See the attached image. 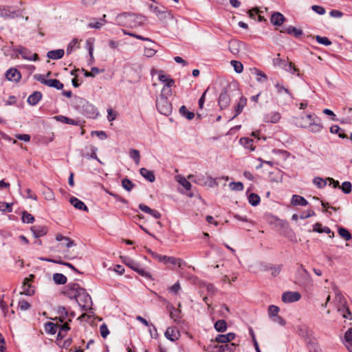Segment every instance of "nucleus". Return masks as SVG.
<instances>
[{
    "instance_id": "1",
    "label": "nucleus",
    "mask_w": 352,
    "mask_h": 352,
    "mask_svg": "<svg viewBox=\"0 0 352 352\" xmlns=\"http://www.w3.org/2000/svg\"><path fill=\"white\" fill-rule=\"evenodd\" d=\"M171 94V89L163 87L160 96L157 98L156 107L161 114L168 116L172 112V104L168 100V96Z\"/></svg>"
},
{
    "instance_id": "2",
    "label": "nucleus",
    "mask_w": 352,
    "mask_h": 352,
    "mask_svg": "<svg viewBox=\"0 0 352 352\" xmlns=\"http://www.w3.org/2000/svg\"><path fill=\"white\" fill-rule=\"evenodd\" d=\"M118 19L124 20L123 25H127L131 28L137 27L143 24L142 17L134 14L123 12L117 16Z\"/></svg>"
},
{
    "instance_id": "3",
    "label": "nucleus",
    "mask_w": 352,
    "mask_h": 352,
    "mask_svg": "<svg viewBox=\"0 0 352 352\" xmlns=\"http://www.w3.org/2000/svg\"><path fill=\"white\" fill-rule=\"evenodd\" d=\"M76 300L83 310L87 311L91 308L92 301L91 296L86 292L84 288L80 289V293Z\"/></svg>"
},
{
    "instance_id": "4",
    "label": "nucleus",
    "mask_w": 352,
    "mask_h": 352,
    "mask_svg": "<svg viewBox=\"0 0 352 352\" xmlns=\"http://www.w3.org/2000/svg\"><path fill=\"white\" fill-rule=\"evenodd\" d=\"M78 100L80 105V110L87 117L93 118L98 115L97 109L93 104L82 98H79Z\"/></svg>"
},
{
    "instance_id": "5",
    "label": "nucleus",
    "mask_w": 352,
    "mask_h": 352,
    "mask_svg": "<svg viewBox=\"0 0 352 352\" xmlns=\"http://www.w3.org/2000/svg\"><path fill=\"white\" fill-rule=\"evenodd\" d=\"M306 118L309 121V129L312 133H320L323 129L320 119L316 116L307 115Z\"/></svg>"
},
{
    "instance_id": "6",
    "label": "nucleus",
    "mask_w": 352,
    "mask_h": 352,
    "mask_svg": "<svg viewBox=\"0 0 352 352\" xmlns=\"http://www.w3.org/2000/svg\"><path fill=\"white\" fill-rule=\"evenodd\" d=\"M98 151V148L95 147L93 145H89L85 146V148L82 150L81 151V155L82 157L87 158V159H95L98 162L102 164V162L98 158L96 155V152Z\"/></svg>"
},
{
    "instance_id": "7",
    "label": "nucleus",
    "mask_w": 352,
    "mask_h": 352,
    "mask_svg": "<svg viewBox=\"0 0 352 352\" xmlns=\"http://www.w3.org/2000/svg\"><path fill=\"white\" fill-rule=\"evenodd\" d=\"M82 289V287L77 283H69L65 288V294L71 299H76L80 293V289Z\"/></svg>"
},
{
    "instance_id": "8",
    "label": "nucleus",
    "mask_w": 352,
    "mask_h": 352,
    "mask_svg": "<svg viewBox=\"0 0 352 352\" xmlns=\"http://www.w3.org/2000/svg\"><path fill=\"white\" fill-rule=\"evenodd\" d=\"M301 295L298 292H285L282 294V300L285 303H292L298 301Z\"/></svg>"
},
{
    "instance_id": "9",
    "label": "nucleus",
    "mask_w": 352,
    "mask_h": 352,
    "mask_svg": "<svg viewBox=\"0 0 352 352\" xmlns=\"http://www.w3.org/2000/svg\"><path fill=\"white\" fill-rule=\"evenodd\" d=\"M16 52L21 54L23 58L28 60H38V56L36 53H32L30 50L28 49L19 46L16 49Z\"/></svg>"
},
{
    "instance_id": "10",
    "label": "nucleus",
    "mask_w": 352,
    "mask_h": 352,
    "mask_svg": "<svg viewBox=\"0 0 352 352\" xmlns=\"http://www.w3.org/2000/svg\"><path fill=\"white\" fill-rule=\"evenodd\" d=\"M164 335L168 340L173 342L178 340L180 336L179 331L175 327L167 328Z\"/></svg>"
},
{
    "instance_id": "11",
    "label": "nucleus",
    "mask_w": 352,
    "mask_h": 352,
    "mask_svg": "<svg viewBox=\"0 0 352 352\" xmlns=\"http://www.w3.org/2000/svg\"><path fill=\"white\" fill-rule=\"evenodd\" d=\"M243 43L238 40H232L229 42V50L234 55L239 54Z\"/></svg>"
},
{
    "instance_id": "12",
    "label": "nucleus",
    "mask_w": 352,
    "mask_h": 352,
    "mask_svg": "<svg viewBox=\"0 0 352 352\" xmlns=\"http://www.w3.org/2000/svg\"><path fill=\"white\" fill-rule=\"evenodd\" d=\"M230 102V96L226 91L221 93L219 98V105L221 109L227 108Z\"/></svg>"
},
{
    "instance_id": "13",
    "label": "nucleus",
    "mask_w": 352,
    "mask_h": 352,
    "mask_svg": "<svg viewBox=\"0 0 352 352\" xmlns=\"http://www.w3.org/2000/svg\"><path fill=\"white\" fill-rule=\"evenodd\" d=\"M30 278H25L23 280L22 285V292H20L21 294H24L26 296H32L34 294V289L32 288V285L30 284Z\"/></svg>"
},
{
    "instance_id": "14",
    "label": "nucleus",
    "mask_w": 352,
    "mask_h": 352,
    "mask_svg": "<svg viewBox=\"0 0 352 352\" xmlns=\"http://www.w3.org/2000/svg\"><path fill=\"white\" fill-rule=\"evenodd\" d=\"M234 338L235 334L234 333H228L227 334L218 335L215 338V341L225 344L230 343Z\"/></svg>"
},
{
    "instance_id": "15",
    "label": "nucleus",
    "mask_w": 352,
    "mask_h": 352,
    "mask_svg": "<svg viewBox=\"0 0 352 352\" xmlns=\"http://www.w3.org/2000/svg\"><path fill=\"white\" fill-rule=\"evenodd\" d=\"M31 231L35 238H38L47 234V228L44 226H34L31 228Z\"/></svg>"
},
{
    "instance_id": "16",
    "label": "nucleus",
    "mask_w": 352,
    "mask_h": 352,
    "mask_svg": "<svg viewBox=\"0 0 352 352\" xmlns=\"http://www.w3.org/2000/svg\"><path fill=\"white\" fill-rule=\"evenodd\" d=\"M158 79L162 82L165 83V87L166 89H171V87L173 86L175 81L173 78H170L169 76L165 75L162 74V72H159Z\"/></svg>"
},
{
    "instance_id": "17",
    "label": "nucleus",
    "mask_w": 352,
    "mask_h": 352,
    "mask_svg": "<svg viewBox=\"0 0 352 352\" xmlns=\"http://www.w3.org/2000/svg\"><path fill=\"white\" fill-rule=\"evenodd\" d=\"M22 16L20 10H10L8 7L3 6V19H12Z\"/></svg>"
},
{
    "instance_id": "18",
    "label": "nucleus",
    "mask_w": 352,
    "mask_h": 352,
    "mask_svg": "<svg viewBox=\"0 0 352 352\" xmlns=\"http://www.w3.org/2000/svg\"><path fill=\"white\" fill-rule=\"evenodd\" d=\"M281 118V116L280 113L274 111L271 112L268 114H266L264 116L263 120L265 122H270V123H277Z\"/></svg>"
},
{
    "instance_id": "19",
    "label": "nucleus",
    "mask_w": 352,
    "mask_h": 352,
    "mask_svg": "<svg viewBox=\"0 0 352 352\" xmlns=\"http://www.w3.org/2000/svg\"><path fill=\"white\" fill-rule=\"evenodd\" d=\"M163 263L165 264L170 263L173 265H177L179 267H182V265L185 264V262L182 259L168 256H165Z\"/></svg>"
},
{
    "instance_id": "20",
    "label": "nucleus",
    "mask_w": 352,
    "mask_h": 352,
    "mask_svg": "<svg viewBox=\"0 0 352 352\" xmlns=\"http://www.w3.org/2000/svg\"><path fill=\"white\" fill-rule=\"evenodd\" d=\"M69 202L76 209H78V210H82V211H87V212L89 210L88 208L84 204V202H82V201H80V199H78V198H76L75 197H71L69 199Z\"/></svg>"
},
{
    "instance_id": "21",
    "label": "nucleus",
    "mask_w": 352,
    "mask_h": 352,
    "mask_svg": "<svg viewBox=\"0 0 352 352\" xmlns=\"http://www.w3.org/2000/svg\"><path fill=\"white\" fill-rule=\"evenodd\" d=\"M6 77L10 81H18L21 78V74L16 69L12 68L6 72Z\"/></svg>"
},
{
    "instance_id": "22",
    "label": "nucleus",
    "mask_w": 352,
    "mask_h": 352,
    "mask_svg": "<svg viewBox=\"0 0 352 352\" xmlns=\"http://www.w3.org/2000/svg\"><path fill=\"white\" fill-rule=\"evenodd\" d=\"M139 208L142 211L153 216L155 219H158L161 218V214L158 211H157L155 210H153L151 208H149L148 206H147L143 204H140L139 205Z\"/></svg>"
},
{
    "instance_id": "23",
    "label": "nucleus",
    "mask_w": 352,
    "mask_h": 352,
    "mask_svg": "<svg viewBox=\"0 0 352 352\" xmlns=\"http://www.w3.org/2000/svg\"><path fill=\"white\" fill-rule=\"evenodd\" d=\"M313 231L318 233L331 234V235H329L330 238L334 236V233L331 232V229L329 227H322V224L320 223H316L314 225Z\"/></svg>"
},
{
    "instance_id": "24",
    "label": "nucleus",
    "mask_w": 352,
    "mask_h": 352,
    "mask_svg": "<svg viewBox=\"0 0 352 352\" xmlns=\"http://www.w3.org/2000/svg\"><path fill=\"white\" fill-rule=\"evenodd\" d=\"M140 175L150 182H153L155 180V176L152 170H149L145 168H142L140 170Z\"/></svg>"
},
{
    "instance_id": "25",
    "label": "nucleus",
    "mask_w": 352,
    "mask_h": 352,
    "mask_svg": "<svg viewBox=\"0 0 352 352\" xmlns=\"http://www.w3.org/2000/svg\"><path fill=\"white\" fill-rule=\"evenodd\" d=\"M65 52L62 49L51 50L47 54V57L52 60H58L64 56Z\"/></svg>"
},
{
    "instance_id": "26",
    "label": "nucleus",
    "mask_w": 352,
    "mask_h": 352,
    "mask_svg": "<svg viewBox=\"0 0 352 352\" xmlns=\"http://www.w3.org/2000/svg\"><path fill=\"white\" fill-rule=\"evenodd\" d=\"M216 352H233L235 345L233 343H228L215 346Z\"/></svg>"
},
{
    "instance_id": "27",
    "label": "nucleus",
    "mask_w": 352,
    "mask_h": 352,
    "mask_svg": "<svg viewBox=\"0 0 352 352\" xmlns=\"http://www.w3.org/2000/svg\"><path fill=\"white\" fill-rule=\"evenodd\" d=\"M42 94L39 91L32 93L27 100V102L31 105H36L41 99Z\"/></svg>"
},
{
    "instance_id": "28",
    "label": "nucleus",
    "mask_w": 352,
    "mask_h": 352,
    "mask_svg": "<svg viewBox=\"0 0 352 352\" xmlns=\"http://www.w3.org/2000/svg\"><path fill=\"white\" fill-rule=\"evenodd\" d=\"M291 203L294 206H307L308 201L302 196L294 195L292 196Z\"/></svg>"
},
{
    "instance_id": "29",
    "label": "nucleus",
    "mask_w": 352,
    "mask_h": 352,
    "mask_svg": "<svg viewBox=\"0 0 352 352\" xmlns=\"http://www.w3.org/2000/svg\"><path fill=\"white\" fill-rule=\"evenodd\" d=\"M285 21L284 16L280 12H275L272 15L271 22L274 25H280Z\"/></svg>"
},
{
    "instance_id": "30",
    "label": "nucleus",
    "mask_w": 352,
    "mask_h": 352,
    "mask_svg": "<svg viewBox=\"0 0 352 352\" xmlns=\"http://www.w3.org/2000/svg\"><path fill=\"white\" fill-rule=\"evenodd\" d=\"M253 140L248 138H241L239 140V142L245 148L249 149L252 151L255 150V147L253 146Z\"/></svg>"
},
{
    "instance_id": "31",
    "label": "nucleus",
    "mask_w": 352,
    "mask_h": 352,
    "mask_svg": "<svg viewBox=\"0 0 352 352\" xmlns=\"http://www.w3.org/2000/svg\"><path fill=\"white\" fill-rule=\"evenodd\" d=\"M246 103L247 99L245 97L241 96L237 105L235 107V115L234 116L233 118L236 117L239 114H240L242 112L243 109L246 105Z\"/></svg>"
},
{
    "instance_id": "32",
    "label": "nucleus",
    "mask_w": 352,
    "mask_h": 352,
    "mask_svg": "<svg viewBox=\"0 0 352 352\" xmlns=\"http://www.w3.org/2000/svg\"><path fill=\"white\" fill-rule=\"evenodd\" d=\"M281 32H287L289 34H293L296 37H299L302 35L303 32L301 30L298 29L293 26H289L285 30H281Z\"/></svg>"
},
{
    "instance_id": "33",
    "label": "nucleus",
    "mask_w": 352,
    "mask_h": 352,
    "mask_svg": "<svg viewBox=\"0 0 352 352\" xmlns=\"http://www.w3.org/2000/svg\"><path fill=\"white\" fill-rule=\"evenodd\" d=\"M45 85L50 87H54L58 90H60L63 88V84L57 79L47 80Z\"/></svg>"
},
{
    "instance_id": "34",
    "label": "nucleus",
    "mask_w": 352,
    "mask_h": 352,
    "mask_svg": "<svg viewBox=\"0 0 352 352\" xmlns=\"http://www.w3.org/2000/svg\"><path fill=\"white\" fill-rule=\"evenodd\" d=\"M94 43V39L92 38H89L86 41V48L89 51V54L90 56V60L91 63L94 62V55H93Z\"/></svg>"
},
{
    "instance_id": "35",
    "label": "nucleus",
    "mask_w": 352,
    "mask_h": 352,
    "mask_svg": "<svg viewBox=\"0 0 352 352\" xmlns=\"http://www.w3.org/2000/svg\"><path fill=\"white\" fill-rule=\"evenodd\" d=\"M58 324L48 322L45 324V330L47 333L54 335L56 333Z\"/></svg>"
},
{
    "instance_id": "36",
    "label": "nucleus",
    "mask_w": 352,
    "mask_h": 352,
    "mask_svg": "<svg viewBox=\"0 0 352 352\" xmlns=\"http://www.w3.org/2000/svg\"><path fill=\"white\" fill-rule=\"evenodd\" d=\"M138 273L140 276L145 277L146 278H151V274L150 272H147L141 264L139 263L137 265V267L133 270Z\"/></svg>"
},
{
    "instance_id": "37",
    "label": "nucleus",
    "mask_w": 352,
    "mask_h": 352,
    "mask_svg": "<svg viewBox=\"0 0 352 352\" xmlns=\"http://www.w3.org/2000/svg\"><path fill=\"white\" fill-rule=\"evenodd\" d=\"M280 54H278V57L276 58H274L273 60V64L276 67H280L283 69H286L287 67L288 66L289 63L287 62V60L284 59H281L279 58Z\"/></svg>"
},
{
    "instance_id": "38",
    "label": "nucleus",
    "mask_w": 352,
    "mask_h": 352,
    "mask_svg": "<svg viewBox=\"0 0 352 352\" xmlns=\"http://www.w3.org/2000/svg\"><path fill=\"white\" fill-rule=\"evenodd\" d=\"M56 239L58 241H66V247L70 248L75 245L74 241L70 239L67 236H65L60 234H58L56 236Z\"/></svg>"
},
{
    "instance_id": "39",
    "label": "nucleus",
    "mask_w": 352,
    "mask_h": 352,
    "mask_svg": "<svg viewBox=\"0 0 352 352\" xmlns=\"http://www.w3.org/2000/svg\"><path fill=\"white\" fill-rule=\"evenodd\" d=\"M214 329L219 332H224L227 329V323L224 320H219L214 323Z\"/></svg>"
},
{
    "instance_id": "40",
    "label": "nucleus",
    "mask_w": 352,
    "mask_h": 352,
    "mask_svg": "<svg viewBox=\"0 0 352 352\" xmlns=\"http://www.w3.org/2000/svg\"><path fill=\"white\" fill-rule=\"evenodd\" d=\"M54 281L58 285H63L67 282V277L63 274L56 273L53 275Z\"/></svg>"
},
{
    "instance_id": "41",
    "label": "nucleus",
    "mask_w": 352,
    "mask_h": 352,
    "mask_svg": "<svg viewBox=\"0 0 352 352\" xmlns=\"http://www.w3.org/2000/svg\"><path fill=\"white\" fill-rule=\"evenodd\" d=\"M179 113L183 116L186 118L188 120H192L195 117V114L193 112H190L188 111L185 106H182L179 108Z\"/></svg>"
},
{
    "instance_id": "42",
    "label": "nucleus",
    "mask_w": 352,
    "mask_h": 352,
    "mask_svg": "<svg viewBox=\"0 0 352 352\" xmlns=\"http://www.w3.org/2000/svg\"><path fill=\"white\" fill-rule=\"evenodd\" d=\"M279 311L280 309L276 305H270L267 309V314L269 317L272 319L273 318L278 316Z\"/></svg>"
},
{
    "instance_id": "43",
    "label": "nucleus",
    "mask_w": 352,
    "mask_h": 352,
    "mask_svg": "<svg viewBox=\"0 0 352 352\" xmlns=\"http://www.w3.org/2000/svg\"><path fill=\"white\" fill-rule=\"evenodd\" d=\"M129 156L132 158L136 164H139L140 162V155L139 151L131 148L129 151Z\"/></svg>"
},
{
    "instance_id": "44",
    "label": "nucleus",
    "mask_w": 352,
    "mask_h": 352,
    "mask_svg": "<svg viewBox=\"0 0 352 352\" xmlns=\"http://www.w3.org/2000/svg\"><path fill=\"white\" fill-rule=\"evenodd\" d=\"M55 119L58 121H60V122L65 123V124H72V125L77 124L76 121H75L74 120L70 119L66 116H58L55 117Z\"/></svg>"
},
{
    "instance_id": "45",
    "label": "nucleus",
    "mask_w": 352,
    "mask_h": 352,
    "mask_svg": "<svg viewBox=\"0 0 352 352\" xmlns=\"http://www.w3.org/2000/svg\"><path fill=\"white\" fill-rule=\"evenodd\" d=\"M260 197L255 193H251L248 197V201L253 206H257L260 203Z\"/></svg>"
},
{
    "instance_id": "46",
    "label": "nucleus",
    "mask_w": 352,
    "mask_h": 352,
    "mask_svg": "<svg viewBox=\"0 0 352 352\" xmlns=\"http://www.w3.org/2000/svg\"><path fill=\"white\" fill-rule=\"evenodd\" d=\"M177 182L181 184L186 190H189L191 188V184L182 176L177 177Z\"/></svg>"
},
{
    "instance_id": "47",
    "label": "nucleus",
    "mask_w": 352,
    "mask_h": 352,
    "mask_svg": "<svg viewBox=\"0 0 352 352\" xmlns=\"http://www.w3.org/2000/svg\"><path fill=\"white\" fill-rule=\"evenodd\" d=\"M254 74L256 75V80L259 82H263L267 80V75L259 69H254Z\"/></svg>"
},
{
    "instance_id": "48",
    "label": "nucleus",
    "mask_w": 352,
    "mask_h": 352,
    "mask_svg": "<svg viewBox=\"0 0 352 352\" xmlns=\"http://www.w3.org/2000/svg\"><path fill=\"white\" fill-rule=\"evenodd\" d=\"M230 64L237 74H241L243 72V65L241 62L232 60H231Z\"/></svg>"
},
{
    "instance_id": "49",
    "label": "nucleus",
    "mask_w": 352,
    "mask_h": 352,
    "mask_svg": "<svg viewBox=\"0 0 352 352\" xmlns=\"http://www.w3.org/2000/svg\"><path fill=\"white\" fill-rule=\"evenodd\" d=\"M170 317L175 322L178 321L180 318V311L171 306L170 308Z\"/></svg>"
},
{
    "instance_id": "50",
    "label": "nucleus",
    "mask_w": 352,
    "mask_h": 352,
    "mask_svg": "<svg viewBox=\"0 0 352 352\" xmlns=\"http://www.w3.org/2000/svg\"><path fill=\"white\" fill-rule=\"evenodd\" d=\"M339 235L345 239L346 241H349L351 239V233L344 228H340L338 229Z\"/></svg>"
},
{
    "instance_id": "51",
    "label": "nucleus",
    "mask_w": 352,
    "mask_h": 352,
    "mask_svg": "<svg viewBox=\"0 0 352 352\" xmlns=\"http://www.w3.org/2000/svg\"><path fill=\"white\" fill-rule=\"evenodd\" d=\"M22 221L26 223H32L34 221V217L26 211L22 212Z\"/></svg>"
},
{
    "instance_id": "52",
    "label": "nucleus",
    "mask_w": 352,
    "mask_h": 352,
    "mask_svg": "<svg viewBox=\"0 0 352 352\" xmlns=\"http://www.w3.org/2000/svg\"><path fill=\"white\" fill-rule=\"evenodd\" d=\"M78 48L79 47V45H78V41L76 38H74L68 45L67 47V54H71L74 48Z\"/></svg>"
},
{
    "instance_id": "53",
    "label": "nucleus",
    "mask_w": 352,
    "mask_h": 352,
    "mask_svg": "<svg viewBox=\"0 0 352 352\" xmlns=\"http://www.w3.org/2000/svg\"><path fill=\"white\" fill-rule=\"evenodd\" d=\"M58 314L59 315V321L60 322H63L67 316V311H66V309L64 307H59L58 308Z\"/></svg>"
},
{
    "instance_id": "54",
    "label": "nucleus",
    "mask_w": 352,
    "mask_h": 352,
    "mask_svg": "<svg viewBox=\"0 0 352 352\" xmlns=\"http://www.w3.org/2000/svg\"><path fill=\"white\" fill-rule=\"evenodd\" d=\"M229 186L232 190L241 191L243 189V185L241 182H232L229 184Z\"/></svg>"
},
{
    "instance_id": "55",
    "label": "nucleus",
    "mask_w": 352,
    "mask_h": 352,
    "mask_svg": "<svg viewBox=\"0 0 352 352\" xmlns=\"http://www.w3.org/2000/svg\"><path fill=\"white\" fill-rule=\"evenodd\" d=\"M313 182L317 187L321 188L327 185V179H323L321 177H317L314 179Z\"/></svg>"
},
{
    "instance_id": "56",
    "label": "nucleus",
    "mask_w": 352,
    "mask_h": 352,
    "mask_svg": "<svg viewBox=\"0 0 352 352\" xmlns=\"http://www.w3.org/2000/svg\"><path fill=\"white\" fill-rule=\"evenodd\" d=\"M315 38L318 43H319L320 44H322V45H326V46L330 45L332 43L331 41L326 36L322 37V36L317 35V36H316Z\"/></svg>"
},
{
    "instance_id": "57",
    "label": "nucleus",
    "mask_w": 352,
    "mask_h": 352,
    "mask_svg": "<svg viewBox=\"0 0 352 352\" xmlns=\"http://www.w3.org/2000/svg\"><path fill=\"white\" fill-rule=\"evenodd\" d=\"M82 71L84 72V75L86 77H94L96 74H98L100 71L98 67H92L91 72H88L84 69H82Z\"/></svg>"
},
{
    "instance_id": "58",
    "label": "nucleus",
    "mask_w": 352,
    "mask_h": 352,
    "mask_svg": "<svg viewBox=\"0 0 352 352\" xmlns=\"http://www.w3.org/2000/svg\"><path fill=\"white\" fill-rule=\"evenodd\" d=\"M122 186L127 191H131L134 184L130 179L125 178L122 181Z\"/></svg>"
},
{
    "instance_id": "59",
    "label": "nucleus",
    "mask_w": 352,
    "mask_h": 352,
    "mask_svg": "<svg viewBox=\"0 0 352 352\" xmlns=\"http://www.w3.org/2000/svg\"><path fill=\"white\" fill-rule=\"evenodd\" d=\"M275 87L278 94H281L283 91H284L285 94H288L291 98L293 97L292 93L289 91V89L285 88L282 84L276 83L275 85Z\"/></svg>"
},
{
    "instance_id": "60",
    "label": "nucleus",
    "mask_w": 352,
    "mask_h": 352,
    "mask_svg": "<svg viewBox=\"0 0 352 352\" xmlns=\"http://www.w3.org/2000/svg\"><path fill=\"white\" fill-rule=\"evenodd\" d=\"M340 188L343 192L349 194L351 191V184L349 182H344L342 183Z\"/></svg>"
},
{
    "instance_id": "61",
    "label": "nucleus",
    "mask_w": 352,
    "mask_h": 352,
    "mask_svg": "<svg viewBox=\"0 0 352 352\" xmlns=\"http://www.w3.org/2000/svg\"><path fill=\"white\" fill-rule=\"evenodd\" d=\"M344 340L352 345V328H349L344 333Z\"/></svg>"
},
{
    "instance_id": "62",
    "label": "nucleus",
    "mask_w": 352,
    "mask_h": 352,
    "mask_svg": "<svg viewBox=\"0 0 352 352\" xmlns=\"http://www.w3.org/2000/svg\"><path fill=\"white\" fill-rule=\"evenodd\" d=\"M19 307L23 311H26L30 308V305L28 301L25 300H21L19 302Z\"/></svg>"
},
{
    "instance_id": "63",
    "label": "nucleus",
    "mask_w": 352,
    "mask_h": 352,
    "mask_svg": "<svg viewBox=\"0 0 352 352\" xmlns=\"http://www.w3.org/2000/svg\"><path fill=\"white\" fill-rule=\"evenodd\" d=\"M148 252L150 254V255L155 259L157 260L160 262H163L165 255H160L155 252L151 251V250H148Z\"/></svg>"
},
{
    "instance_id": "64",
    "label": "nucleus",
    "mask_w": 352,
    "mask_h": 352,
    "mask_svg": "<svg viewBox=\"0 0 352 352\" xmlns=\"http://www.w3.org/2000/svg\"><path fill=\"white\" fill-rule=\"evenodd\" d=\"M100 332L101 336L103 338H107V336L109 335V331L107 326L105 324H102V325H100Z\"/></svg>"
}]
</instances>
